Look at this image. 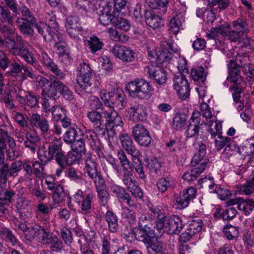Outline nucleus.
Here are the masks:
<instances>
[{
  "label": "nucleus",
  "instance_id": "nucleus-1",
  "mask_svg": "<svg viewBox=\"0 0 254 254\" xmlns=\"http://www.w3.org/2000/svg\"><path fill=\"white\" fill-rule=\"evenodd\" d=\"M87 117L92 123L94 129L102 136L105 135V123L106 122L114 124L116 126H122L123 121L118 112L112 108H102L101 112L92 110L88 112Z\"/></svg>",
  "mask_w": 254,
  "mask_h": 254
},
{
  "label": "nucleus",
  "instance_id": "nucleus-2",
  "mask_svg": "<svg viewBox=\"0 0 254 254\" xmlns=\"http://www.w3.org/2000/svg\"><path fill=\"white\" fill-rule=\"evenodd\" d=\"M76 72V92L81 95L82 92L91 93L93 71L90 65L85 63L80 64L77 67Z\"/></svg>",
  "mask_w": 254,
  "mask_h": 254
},
{
  "label": "nucleus",
  "instance_id": "nucleus-3",
  "mask_svg": "<svg viewBox=\"0 0 254 254\" xmlns=\"http://www.w3.org/2000/svg\"><path fill=\"white\" fill-rule=\"evenodd\" d=\"M126 89L130 97L139 100L149 99L153 91L151 84L142 78H136L128 82L126 85Z\"/></svg>",
  "mask_w": 254,
  "mask_h": 254
},
{
  "label": "nucleus",
  "instance_id": "nucleus-4",
  "mask_svg": "<svg viewBox=\"0 0 254 254\" xmlns=\"http://www.w3.org/2000/svg\"><path fill=\"white\" fill-rule=\"evenodd\" d=\"M84 160L85 163L84 173L87 174L95 184H96V182L98 181L99 184L103 186L105 181L101 172L98 170V166L96 157L93 156L90 153H88L85 154Z\"/></svg>",
  "mask_w": 254,
  "mask_h": 254
},
{
  "label": "nucleus",
  "instance_id": "nucleus-5",
  "mask_svg": "<svg viewBox=\"0 0 254 254\" xmlns=\"http://www.w3.org/2000/svg\"><path fill=\"white\" fill-rule=\"evenodd\" d=\"M75 202L80 208L81 212L84 214H90L93 208L94 194L92 192H86L78 190L73 195Z\"/></svg>",
  "mask_w": 254,
  "mask_h": 254
},
{
  "label": "nucleus",
  "instance_id": "nucleus-6",
  "mask_svg": "<svg viewBox=\"0 0 254 254\" xmlns=\"http://www.w3.org/2000/svg\"><path fill=\"white\" fill-rule=\"evenodd\" d=\"M66 31L68 35L72 38L80 39L86 37V31L81 26L78 17L70 15L66 19L65 23Z\"/></svg>",
  "mask_w": 254,
  "mask_h": 254
},
{
  "label": "nucleus",
  "instance_id": "nucleus-7",
  "mask_svg": "<svg viewBox=\"0 0 254 254\" xmlns=\"http://www.w3.org/2000/svg\"><path fill=\"white\" fill-rule=\"evenodd\" d=\"M196 192L195 187H190L184 189L179 194H175L173 202L176 208L182 209L187 207L195 198Z\"/></svg>",
  "mask_w": 254,
  "mask_h": 254
},
{
  "label": "nucleus",
  "instance_id": "nucleus-8",
  "mask_svg": "<svg viewBox=\"0 0 254 254\" xmlns=\"http://www.w3.org/2000/svg\"><path fill=\"white\" fill-rule=\"evenodd\" d=\"M242 66L241 60L234 61L231 60L228 64L229 75L224 82V85L228 87L231 83L235 85H241L244 82L243 78L240 75V66Z\"/></svg>",
  "mask_w": 254,
  "mask_h": 254
},
{
  "label": "nucleus",
  "instance_id": "nucleus-9",
  "mask_svg": "<svg viewBox=\"0 0 254 254\" xmlns=\"http://www.w3.org/2000/svg\"><path fill=\"white\" fill-rule=\"evenodd\" d=\"M233 30H229L227 37L231 42L239 43L242 42L244 37V32L248 29L247 22L242 19H238L232 22Z\"/></svg>",
  "mask_w": 254,
  "mask_h": 254
},
{
  "label": "nucleus",
  "instance_id": "nucleus-10",
  "mask_svg": "<svg viewBox=\"0 0 254 254\" xmlns=\"http://www.w3.org/2000/svg\"><path fill=\"white\" fill-rule=\"evenodd\" d=\"M111 52L114 56L123 63H129L134 61L135 53L130 47L116 44L113 47Z\"/></svg>",
  "mask_w": 254,
  "mask_h": 254
},
{
  "label": "nucleus",
  "instance_id": "nucleus-11",
  "mask_svg": "<svg viewBox=\"0 0 254 254\" xmlns=\"http://www.w3.org/2000/svg\"><path fill=\"white\" fill-rule=\"evenodd\" d=\"M173 87L179 97L186 100L190 96V88L188 80L182 73L174 75Z\"/></svg>",
  "mask_w": 254,
  "mask_h": 254
},
{
  "label": "nucleus",
  "instance_id": "nucleus-12",
  "mask_svg": "<svg viewBox=\"0 0 254 254\" xmlns=\"http://www.w3.org/2000/svg\"><path fill=\"white\" fill-rule=\"evenodd\" d=\"M132 135L134 140L140 145L148 146L151 143V137L149 131L144 126L137 124L133 127Z\"/></svg>",
  "mask_w": 254,
  "mask_h": 254
},
{
  "label": "nucleus",
  "instance_id": "nucleus-13",
  "mask_svg": "<svg viewBox=\"0 0 254 254\" xmlns=\"http://www.w3.org/2000/svg\"><path fill=\"white\" fill-rule=\"evenodd\" d=\"M163 220L164 226L162 229L169 234H178L183 228V223L180 218L177 215L167 217Z\"/></svg>",
  "mask_w": 254,
  "mask_h": 254
},
{
  "label": "nucleus",
  "instance_id": "nucleus-14",
  "mask_svg": "<svg viewBox=\"0 0 254 254\" xmlns=\"http://www.w3.org/2000/svg\"><path fill=\"white\" fill-rule=\"evenodd\" d=\"M120 140L122 147L127 152L131 155L132 160L141 157V153L136 148L131 137L127 133H122L120 135Z\"/></svg>",
  "mask_w": 254,
  "mask_h": 254
},
{
  "label": "nucleus",
  "instance_id": "nucleus-15",
  "mask_svg": "<svg viewBox=\"0 0 254 254\" xmlns=\"http://www.w3.org/2000/svg\"><path fill=\"white\" fill-rule=\"evenodd\" d=\"M122 180L126 186L127 190L130 191L135 197L141 198L143 196V192L140 187L136 184L135 181L131 178L132 171L123 172Z\"/></svg>",
  "mask_w": 254,
  "mask_h": 254
},
{
  "label": "nucleus",
  "instance_id": "nucleus-16",
  "mask_svg": "<svg viewBox=\"0 0 254 254\" xmlns=\"http://www.w3.org/2000/svg\"><path fill=\"white\" fill-rule=\"evenodd\" d=\"M29 123L32 127L40 130L43 134L48 133L50 128L49 121L37 113L29 115Z\"/></svg>",
  "mask_w": 254,
  "mask_h": 254
},
{
  "label": "nucleus",
  "instance_id": "nucleus-17",
  "mask_svg": "<svg viewBox=\"0 0 254 254\" xmlns=\"http://www.w3.org/2000/svg\"><path fill=\"white\" fill-rule=\"evenodd\" d=\"M129 119L133 122H143L146 120L147 113L145 107L139 103L131 104L128 109Z\"/></svg>",
  "mask_w": 254,
  "mask_h": 254
},
{
  "label": "nucleus",
  "instance_id": "nucleus-18",
  "mask_svg": "<svg viewBox=\"0 0 254 254\" xmlns=\"http://www.w3.org/2000/svg\"><path fill=\"white\" fill-rule=\"evenodd\" d=\"M145 70L150 78L154 80L157 84L162 85L166 82V72L161 67L151 64L147 66Z\"/></svg>",
  "mask_w": 254,
  "mask_h": 254
},
{
  "label": "nucleus",
  "instance_id": "nucleus-19",
  "mask_svg": "<svg viewBox=\"0 0 254 254\" xmlns=\"http://www.w3.org/2000/svg\"><path fill=\"white\" fill-rule=\"evenodd\" d=\"M148 208L152 219H155V225L154 228L160 232L164 226L163 220H165L164 218L166 216L164 213L163 208L161 206H154L151 204L148 205Z\"/></svg>",
  "mask_w": 254,
  "mask_h": 254
},
{
  "label": "nucleus",
  "instance_id": "nucleus-20",
  "mask_svg": "<svg viewBox=\"0 0 254 254\" xmlns=\"http://www.w3.org/2000/svg\"><path fill=\"white\" fill-rule=\"evenodd\" d=\"M202 226L203 223L201 220H192L185 231L181 234L180 236L181 241L186 242L190 240L196 233L201 231Z\"/></svg>",
  "mask_w": 254,
  "mask_h": 254
},
{
  "label": "nucleus",
  "instance_id": "nucleus-21",
  "mask_svg": "<svg viewBox=\"0 0 254 254\" xmlns=\"http://www.w3.org/2000/svg\"><path fill=\"white\" fill-rule=\"evenodd\" d=\"M227 204L229 206L237 204V208L246 215H249L254 209V200L249 199L245 200L241 197L230 199Z\"/></svg>",
  "mask_w": 254,
  "mask_h": 254
},
{
  "label": "nucleus",
  "instance_id": "nucleus-22",
  "mask_svg": "<svg viewBox=\"0 0 254 254\" xmlns=\"http://www.w3.org/2000/svg\"><path fill=\"white\" fill-rule=\"evenodd\" d=\"M16 40L17 44L20 46V50L18 51V55L17 56L22 57L27 64L34 66V64H36L35 59L32 53L29 52L27 47L25 46V41L22 37L16 33Z\"/></svg>",
  "mask_w": 254,
  "mask_h": 254
},
{
  "label": "nucleus",
  "instance_id": "nucleus-23",
  "mask_svg": "<svg viewBox=\"0 0 254 254\" xmlns=\"http://www.w3.org/2000/svg\"><path fill=\"white\" fill-rule=\"evenodd\" d=\"M146 24L154 30H159L164 26L163 19L152 10H147L145 12Z\"/></svg>",
  "mask_w": 254,
  "mask_h": 254
},
{
  "label": "nucleus",
  "instance_id": "nucleus-24",
  "mask_svg": "<svg viewBox=\"0 0 254 254\" xmlns=\"http://www.w3.org/2000/svg\"><path fill=\"white\" fill-rule=\"evenodd\" d=\"M62 142L60 139H55L49 145L48 150L53 156L59 165L63 164L62 159L64 158V152L62 149Z\"/></svg>",
  "mask_w": 254,
  "mask_h": 254
},
{
  "label": "nucleus",
  "instance_id": "nucleus-25",
  "mask_svg": "<svg viewBox=\"0 0 254 254\" xmlns=\"http://www.w3.org/2000/svg\"><path fill=\"white\" fill-rule=\"evenodd\" d=\"M24 141V146L34 153L40 148V139L37 133L34 132H27Z\"/></svg>",
  "mask_w": 254,
  "mask_h": 254
},
{
  "label": "nucleus",
  "instance_id": "nucleus-26",
  "mask_svg": "<svg viewBox=\"0 0 254 254\" xmlns=\"http://www.w3.org/2000/svg\"><path fill=\"white\" fill-rule=\"evenodd\" d=\"M206 165L207 161L205 160L200 164L199 166L193 167V168L191 170L185 172L183 174L182 178L188 182L195 180L205 170Z\"/></svg>",
  "mask_w": 254,
  "mask_h": 254
},
{
  "label": "nucleus",
  "instance_id": "nucleus-27",
  "mask_svg": "<svg viewBox=\"0 0 254 254\" xmlns=\"http://www.w3.org/2000/svg\"><path fill=\"white\" fill-rule=\"evenodd\" d=\"M39 56L42 63L51 72L58 71V65L53 62L41 47H38Z\"/></svg>",
  "mask_w": 254,
  "mask_h": 254
},
{
  "label": "nucleus",
  "instance_id": "nucleus-28",
  "mask_svg": "<svg viewBox=\"0 0 254 254\" xmlns=\"http://www.w3.org/2000/svg\"><path fill=\"white\" fill-rule=\"evenodd\" d=\"M82 158V154L71 150L66 156L64 155V158L62 160L63 164L60 165V166L66 168L68 165L79 164Z\"/></svg>",
  "mask_w": 254,
  "mask_h": 254
},
{
  "label": "nucleus",
  "instance_id": "nucleus-29",
  "mask_svg": "<svg viewBox=\"0 0 254 254\" xmlns=\"http://www.w3.org/2000/svg\"><path fill=\"white\" fill-rule=\"evenodd\" d=\"M58 72H52L54 75L50 74L49 76L50 82L49 86L57 88L58 91L61 89L65 85L61 81V80L64 79L66 76V74L58 67Z\"/></svg>",
  "mask_w": 254,
  "mask_h": 254
},
{
  "label": "nucleus",
  "instance_id": "nucleus-30",
  "mask_svg": "<svg viewBox=\"0 0 254 254\" xmlns=\"http://www.w3.org/2000/svg\"><path fill=\"white\" fill-rule=\"evenodd\" d=\"M35 23H31L27 20H24L21 17H17L16 20V25L20 32L24 35L32 37L34 33V30L31 25Z\"/></svg>",
  "mask_w": 254,
  "mask_h": 254
},
{
  "label": "nucleus",
  "instance_id": "nucleus-31",
  "mask_svg": "<svg viewBox=\"0 0 254 254\" xmlns=\"http://www.w3.org/2000/svg\"><path fill=\"white\" fill-rule=\"evenodd\" d=\"M122 218L125 222L128 223L131 228L134 226L137 221L136 209H130L127 207H123Z\"/></svg>",
  "mask_w": 254,
  "mask_h": 254
},
{
  "label": "nucleus",
  "instance_id": "nucleus-32",
  "mask_svg": "<svg viewBox=\"0 0 254 254\" xmlns=\"http://www.w3.org/2000/svg\"><path fill=\"white\" fill-rule=\"evenodd\" d=\"M206 154V146L204 144L201 143L199 145L198 151L193 156L190 164L192 167H198L203 161L206 160L207 163L208 160L204 159Z\"/></svg>",
  "mask_w": 254,
  "mask_h": 254
},
{
  "label": "nucleus",
  "instance_id": "nucleus-33",
  "mask_svg": "<svg viewBox=\"0 0 254 254\" xmlns=\"http://www.w3.org/2000/svg\"><path fill=\"white\" fill-rule=\"evenodd\" d=\"M83 40L86 42L85 45L89 47L93 53H95L97 51L100 50L104 45L103 43L100 41V39L94 35L89 37L86 36V37Z\"/></svg>",
  "mask_w": 254,
  "mask_h": 254
},
{
  "label": "nucleus",
  "instance_id": "nucleus-34",
  "mask_svg": "<svg viewBox=\"0 0 254 254\" xmlns=\"http://www.w3.org/2000/svg\"><path fill=\"white\" fill-rule=\"evenodd\" d=\"M80 131L79 128L75 125H73L66 130L63 135V140L67 144H71L76 139L77 134Z\"/></svg>",
  "mask_w": 254,
  "mask_h": 254
},
{
  "label": "nucleus",
  "instance_id": "nucleus-35",
  "mask_svg": "<svg viewBox=\"0 0 254 254\" xmlns=\"http://www.w3.org/2000/svg\"><path fill=\"white\" fill-rule=\"evenodd\" d=\"M105 183L103 186H101L100 184L96 182V189L98 193V196L99 199L100 203L101 205L105 206L107 209L108 208V202L110 199V195L108 191L104 189V187Z\"/></svg>",
  "mask_w": 254,
  "mask_h": 254
},
{
  "label": "nucleus",
  "instance_id": "nucleus-36",
  "mask_svg": "<svg viewBox=\"0 0 254 254\" xmlns=\"http://www.w3.org/2000/svg\"><path fill=\"white\" fill-rule=\"evenodd\" d=\"M0 236H2L4 241L9 243L11 246H14L18 245V239L15 236L9 228L5 227L4 225L0 230Z\"/></svg>",
  "mask_w": 254,
  "mask_h": 254
},
{
  "label": "nucleus",
  "instance_id": "nucleus-37",
  "mask_svg": "<svg viewBox=\"0 0 254 254\" xmlns=\"http://www.w3.org/2000/svg\"><path fill=\"white\" fill-rule=\"evenodd\" d=\"M147 229H139L135 233L136 238L139 241H141L145 244H149L152 242V239L154 238V234L151 233L152 230H150L148 227Z\"/></svg>",
  "mask_w": 254,
  "mask_h": 254
},
{
  "label": "nucleus",
  "instance_id": "nucleus-38",
  "mask_svg": "<svg viewBox=\"0 0 254 254\" xmlns=\"http://www.w3.org/2000/svg\"><path fill=\"white\" fill-rule=\"evenodd\" d=\"M105 219L108 224L109 231L112 233L116 232L118 228L117 216L112 211L108 210L105 215Z\"/></svg>",
  "mask_w": 254,
  "mask_h": 254
},
{
  "label": "nucleus",
  "instance_id": "nucleus-39",
  "mask_svg": "<svg viewBox=\"0 0 254 254\" xmlns=\"http://www.w3.org/2000/svg\"><path fill=\"white\" fill-rule=\"evenodd\" d=\"M225 237L229 240H236L239 236V228L231 225H226L223 229Z\"/></svg>",
  "mask_w": 254,
  "mask_h": 254
},
{
  "label": "nucleus",
  "instance_id": "nucleus-40",
  "mask_svg": "<svg viewBox=\"0 0 254 254\" xmlns=\"http://www.w3.org/2000/svg\"><path fill=\"white\" fill-rule=\"evenodd\" d=\"M187 116L182 112H178L173 119L172 127L179 130L184 127L186 124Z\"/></svg>",
  "mask_w": 254,
  "mask_h": 254
},
{
  "label": "nucleus",
  "instance_id": "nucleus-41",
  "mask_svg": "<svg viewBox=\"0 0 254 254\" xmlns=\"http://www.w3.org/2000/svg\"><path fill=\"white\" fill-rule=\"evenodd\" d=\"M84 135L93 150L96 151L100 150V148L97 144V136L94 130L91 129L86 130Z\"/></svg>",
  "mask_w": 254,
  "mask_h": 254
},
{
  "label": "nucleus",
  "instance_id": "nucleus-42",
  "mask_svg": "<svg viewBox=\"0 0 254 254\" xmlns=\"http://www.w3.org/2000/svg\"><path fill=\"white\" fill-rule=\"evenodd\" d=\"M208 131L211 135V138H214L217 135L222 134V124L220 122L210 120L208 122Z\"/></svg>",
  "mask_w": 254,
  "mask_h": 254
},
{
  "label": "nucleus",
  "instance_id": "nucleus-43",
  "mask_svg": "<svg viewBox=\"0 0 254 254\" xmlns=\"http://www.w3.org/2000/svg\"><path fill=\"white\" fill-rule=\"evenodd\" d=\"M237 153H241L239 146L234 142L230 141L224 148L222 155L223 157L228 158Z\"/></svg>",
  "mask_w": 254,
  "mask_h": 254
},
{
  "label": "nucleus",
  "instance_id": "nucleus-44",
  "mask_svg": "<svg viewBox=\"0 0 254 254\" xmlns=\"http://www.w3.org/2000/svg\"><path fill=\"white\" fill-rule=\"evenodd\" d=\"M118 159L123 167V172L132 171V167L129 160L127 158L126 153L123 150H120L118 153Z\"/></svg>",
  "mask_w": 254,
  "mask_h": 254
},
{
  "label": "nucleus",
  "instance_id": "nucleus-45",
  "mask_svg": "<svg viewBox=\"0 0 254 254\" xmlns=\"http://www.w3.org/2000/svg\"><path fill=\"white\" fill-rule=\"evenodd\" d=\"M110 38L116 42L125 43L128 41V37L125 34L120 33L116 29L110 28L108 30Z\"/></svg>",
  "mask_w": 254,
  "mask_h": 254
},
{
  "label": "nucleus",
  "instance_id": "nucleus-46",
  "mask_svg": "<svg viewBox=\"0 0 254 254\" xmlns=\"http://www.w3.org/2000/svg\"><path fill=\"white\" fill-rule=\"evenodd\" d=\"M156 56V61L159 64L169 62L173 57L171 52L166 49L158 51Z\"/></svg>",
  "mask_w": 254,
  "mask_h": 254
},
{
  "label": "nucleus",
  "instance_id": "nucleus-47",
  "mask_svg": "<svg viewBox=\"0 0 254 254\" xmlns=\"http://www.w3.org/2000/svg\"><path fill=\"white\" fill-rule=\"evenodd\" d=\"M33 202L31 200L24 197H19L17 199L16 207L19 210H31Z\"/></svg>",
  "mask_w": 254,
  "mask_h": 254
},
{
  "label": "nucleus",
  "instance_id": "nucleus-48",
  "mask_svg": "<svg viewBox=\"0 0 254 254\" xmlns=\"http://www.w3.org/2000/svg\"><path fill=\"white\" fill-rule=\"evenodd\" d=\"M190 75L194 81L203 82L206 79V74L202 66H199L191 70Z\"/></svg>",
  "mask_w": 254,
  "mask_h": 254
},
{
  "label": "nucleus",
  "instance_id": "nucleus-49",
  "mask_svg": "<svg viewBox=\"0 0 254 254\" xmlns=\"http://www.w3.org/2000/svg\"><path fill=\"white\" fill-rule=\"evenodd\" d=\"M99 15L106 16H115V11L112 5L106 2H100L99 4Z\"/></svg>",
  "mask_w": 254,
  "mask_h": 254
},
{
  "label": "nucleus",
  "instance_id": "nucleus-50",
  "mask_svg": "<svg viewBox=\"0 0 254 254\" xmlns=\"http://www.w3.org/2000/svg\"><path fill=\"white\" fill-rule=\"evenodd\" d=\"M9 90L10 93L15 94L16 100L21 105H25L26 104V100L24 97L25 91L20 88L18 85H14L12 86L11 89L8 88Z\"/></svg>",
  "mask_w": 254,
  "mask_h": 254
},
{
  "label": "nucleus",
  "instance_id": "nucleus-51",
  "mask_svg": "<svg viewBox=\"0 0 254 254\" xmlns=\"http://www.w3.org/2000/svg\"><path fill=\"white\" fill-rule=\"evenodd\" d=\"M5 45L7 48L9 49V51L14 55H18V51L20 50V46L17 45L18 46H16V37L14 39V37L13 36L9 37L8 38H5V41L4 42Z\"/></svg>",
  "mask_w": 254,
  "mask_h": 254
},
{
  "label": "nucleus",
  "instance_id": "nucleus-52",
  "mask_svg": "<svg viewBox=\"0 0 254 254\" xmlns=\"http://www.w3.org/2000/svg\"><path fill=\"white\" fill-rule=\"evenodd\" d=\"M114 26L121 30L127 32L130 28V24L129 21L122 17H118L115 21L113 22Z\"/></svg>",
  "mask_w": 254,
  "mask_h": 254
},
{
  "label": "nucleus",
  "instance_id": "nucleus-53",
  "mask_svg": "<svg viewBox=\"0 0 254 254\" xmlns=\"http://www.w3.org/2000/svg\"><path fill=\"white\" fill-rule=\"evenodd\" d=\"M174 183L169 178H160L157 183V187L158 190L161 193H164L167 190L173 187Z\"/></svg>",
  "mask_w": 254,
  "mask_h": 254
},
{
  "label": "nucleus",
  "instance_id": "nucleus-54",
  "mask_svg": "<svg viewBox=\"0 0 254 254\" xmlns=\"http://www.w3.org/2000/svg\"><path fill=\"white\" fill-rule=\"evenodd\" d=\"M45 24H47L50 30L53 32L57 31L58 29V23L56 22V17L52 13H47L45 15Z\"/></svg>",
  "mask_w": 254,
  "mask_h": 254
},
{
  "label": "nucleus",
  "instance_id": "nucleus-55",
  "mask_svg": "<svg viewBox=\"0 0 254 254\" xmlns=\"http://www.w3.org/2000/svg\"><path fill=\"white\" fill-rule=\"evenodd\" d=\"M7 22L9 25H13L14 21L10 11L3 6L0 5V23Z\"/></svg>",
  "mask_w": 254,
  "mask_h": 254
},
{
  "label": "nucleus",
  "instance_id": "nucleus-56",
  "mask_svg": "<svg viewBox=\"0 0 254 254\" xmlns=\"http://www.w3.org/2000/svg\"><path fill=\"white\" fill-rule=\"evenodd\" d=\"M113 93L109 92L107 95V91L105 89H102L100 92V97L103 101L104 105L107 108H113V104L114 101L112 100Z\"/></svg>",
  "mask_w": 254,
  "mask_h": 254
},
{
  "label": "nucleus",
  "instance_id": "nucleus-57",
  "mask_svg": "<svg viewBox=\"0 0 254 254\" xmlns=\"http://www.w3.org/2000/svg\"><path fill=\"white\" fill-rule=\"evenodd\" d=\"M49 245L51 251L56 253L61 252L64 248L63 242L55 235L54 236Z\"/></svg>",
  "mask_w": 254,
  "mask_h": 254
},
{
  "label": "nucleus",
  "instance_id": "nucleus-58",
  "mask_svg": "<svg viewBox=\"0 0 254 254\" xmlns=\"http://www.w3.org/2000/svg\"><path fill=\"white\" fill-rule=\"evenodd\" d=\"M33 172L35 175L39 178H43L45 177V168L44 165L38 161H35L32 163Z\"/></svg>",
  "mask_w": 254,
  "mask_h": 254
},
{
  "label": "nucleus",
  "instance_id": "nucleus-59",
  "mask_svg": "<svg viewBox=\"0 0 254 254\" xmlns=\"http://www.w3.org/2000/svg\"><path fill=\"white\" fill-rule=\"evenodd\" d=\"M37 151L38 158L41 161L45 163H48L53 158V156L49 150H46L45 148L40 147Z\"/></svg>",
  "mask_w": 254,
  "mask_h": 254
},
{
  "label": "nucleus",
  "instance_id": "nucleus-60",
  "mask_svg": "<svg viewBox=\"0 0 254 254\" xmlns=\"http://www.w3.org/2000/svg\"><path fill=\"white\" fill-rule=\"evenodd\" d=\"M231 141V139L227 136H223L222 134L217 135V138L215 139V147L217 151L221 150L224 146Z\"/></svg>",
  "mask_w": 254,
  "mask_h": 254
},
{
  "label": "nucleus",
  "instance_id": "nucleus-61",
  "mask_svg": "<svg viewBox=\"0 0 254 254\" xmlns=\"http://www.w3.org/2000/svg\"><path fill=\"white\" fill-rule=\"evenodd\" d=\"M19 9L21 11L22 16V17H21L22 18L27 20L31 23H35L36 19L33 13L27 6L23 5L22 6L20 7Z\"/></svg>",
  "mask_w": 254,
  "mask_h": 254
},
{
  "label": "nucleus",
  "instance_id": "nucleus-62",
  "mask_svg": "<svg viewBox=\"0 0 254 254\" xmlns=\"http://www.w3.org/2000/svg\"><path fill=\"white\" fill-rule=\"evenodd\" d=\"M53 194V199L57 203H61L64 196V190L62 186L57 185Z\"/></svg>",
  "mask_w": 254,
  "mask_h": 254
},
{
  "label": "nucleus",
  "instance_id": "nucleus-63",
  "mask_svg": "<svg viewBox=\"0 0 254 254\" xmlns=\"http://www.w3.org/2000/svg\"><path fill=\"white\" fill-rule=\"evenodd\" d=\"M71 145V150L79 153L81 154H85L86 153V148L85 143L81 138L76 139L73 143L70 144Z\"/></svg>",
  "mask_w": 254,
  "mask_h": 254
},
{
  "label": "nucleus",
  "instance_id": "nucleus-64",
  "mask_svg": "<svg viewBox=\"0 0 254 254\" xmlns=\"http://www.w3.org/2000/svg\"><path fill=\"white\" fill-rule=\"evenodd\" d=\"M239 191L242 194H250L254 192V180L248 181L246 184L241 186Z\"/></svg>",
  "mask_w": 254,
  "mask_h": 254
}]
</instances>
